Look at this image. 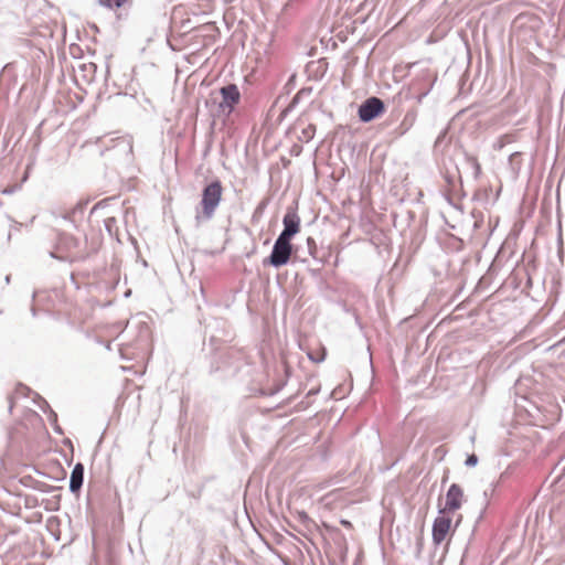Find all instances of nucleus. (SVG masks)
I'll return each mask as SVG.
<instances>
[{"label": "nucleus", "mask_w": 565, "mask_h": 565, "mask_svg": "<svg viewBox=\"0 0 565 565\" xmlns=\"http://www.w3.org/2000/svg\"><path fill=\"white\" fill-rule=\"evenodd\" d=\"M223 186L220 180H213L207 183L202 190V199L200 205L202 207V213H198L195 215V220L198 222L201 221H210L214 214L216 209L220 205L222 200Z\"/></svg>", "instance_id": "nucleus-1"}, {"label": "nucleus", "mask_w": 565, "mask_h": 565, "mask_svg": "<svg viewBox=\"0 0 565 565\" xmlns=\"http://www.w3.org/2000/svg\"><path fill=\"white\" fill-rule=\"evenodd\" d=\"M296 252L297 249L294 248L290 241L278 236L274 242L270 255L264 258L263 265L280 268L289 263L292 254H296Z\"/></svg>", "instance_id": "nucleus-2"}, {"label": "nucleus", "mask_w": 565, "mask_h": 565, "mask_svg": "<svg viewBox=\"0 0 565 565\" xmlns=\"http://www.w3.org/2000/svg\"><path fill=\"white\" fill-rule=\"evenodd\" d=\"M385 111L384 102L375 96L366 98L358 109L359 119L362 122H371Z\"/></svg>", "instance_id": "nucleus-3"}, {"label": "nucleus", "mask_w": 565, "mask_h": 565, "mask_svg": "<svg viewBox=\"0 0 565 565\" xmlns=\"http://www.w3.org/2000/svg\"><path fill=\"white\" fill-rule=\"evenodd\" d=\"M220 95L222 100L218 104V109L225 116H230L241 102V92L236 84H227L220 88Z\"/></svg>", "instance_id": "nucleus-4"}, {"label": "nucleus", "mask_w": 565, "mask_h": 565, "mask_svg": "<svg viewBox=\"0 0 565 565\" xmlns=\"http://www.w3.org/2000/svg\"><path fill=\"white\" fill-rule=\"evenodd\" d=\"M282 225H284V228L278 236L291 242V239L300 231V217L297 213L296 207L287 209V211L282 217Z\"/></svg>", "instance_id": "nucleus-5"}, {"label": "nucleus", "mask_w": 565, "mask_h": 565, "mask_svg": "<svg viewBox=\"0 0 565 565\" xmlns=\"http://www.w3.org/2000/svg\"><path fill=\"white\" fill-rule=\"evenodd\" d=\"M451 527V519L439 513L433 522L431 539L435 545L441 544L448 535Z\"/></svg>", "instance_id": "nucleus-6"}, {"label": "nucleus", "mask_w": 565, "mask_h": 565, "mask_svg": "<svg viewBox=\"0 0 565 565\" xmlns=\"http://www.w3.org/2000/svg\"><path fill=\"white\" fill-rule=\"evenodd\" d=\"M463 491L462 488L458 483H452L447 490L446 493V502L443 509L439 510V513L445 512H454L460 509L462 504Z\"/></svg>", "instance_id": "nucleus-7"}, {"label": "nucleus", "mask_w": 565, "mask_h": 565, "mask_svg": "<svg viewBox=\"0 0 565 565\" xmlns=\"http://www.w3.org/2000/svg\"><path fill=\"white\" fill-rule=\"evenodd\" d=\"M84 471H85V468H84V465L82 462H77L72 472H71V477H70V491L72 493H78L82 486H83V482H84Z\"/></svg>", "instance_id": "nucleus-8"}, {"label": "nucleus", "mask_w": 565, "mask_h": 565, "mask_svg": "<svg viewBox=\"0 0 565 565\" xmlns=\"http://www.w3.org/2000/svg\"><path fill=\"white\" fill-rule=\"evenodd\" d=\"M416 119H417V109H415V108L408 109L406 111L403 120L395 129L396 134L398 136L405 135L414 126V124L416 122Z\"/></svg>", "instance_id": "nucleus-9"}, {"label": "nucleus", "mask_w": 565, "mask_h": 565, "mask_svg": "<svg viewBox=\"0 0 565 565\" xmlns=\"http://www.w3.org/2000/svg\"><path fill=\"white\" fill-rule=\"evenodd\" d=\"M465 161L468 168L471 170L473 179H478L481 175V166L478 159L473 156L465 153Z\"/></svg>", "instance_id": "nucleus-10"}, {"label": "nucleus", "mask_w": 565, "mask_h": 565, "mask_svg": "<svg viewBox=\"0 0 565 565\" xmlns=\"http://www.w3.org/2000/svg\"><path fill=\"white\" fill-rule=\"evenodd\" d=\"M307 247H308V253L309 255L316 259V260H321L319 254H318V246H317V243L316 241L312 238V237H308L307 238Z\"/></svg>", "instance_id": "nucleus-11"}, {"label": "nucleus", "mask_w": 565, "mask_h": 565, "mask_svg": "<svg viewBox=\"0 0 565 565\" xmlns=\"http://www.w3.org/2000/svg\"><path fill=\"white\" fill-rule=\"evenodd\" d=\"M433 84H434V79H431L430 75H428V83H427V85L416 96L418 103H422L423 98H425L429 94V92H430V89L433 87Z\"/></svg>", "instance_id": "nucleus-12"}, {"label": "nucleus", "mask_w": 565, "mask_h": 565, "mask_svg": "<svg viewBox=\"0 0 565 565\" xmlns=\"http://www.w3.org/2000/svg\"><path fill=\"white\" fill-rule=\"evenodd\" d=\"M478 457L475 454H471L467 457L465 465L469 468L476 467L478 465Z\"/></svg>", "instance_id": "nucleus-13"}, {"label": "nucleus", "mask_w": 565, "mask_h": 565, "mask_svg": "<svg viewBox=\"0 0 565 565\" xmlns=\"http://www.w3.org/2000/svg\"><path fill=\"white\" fill-rule=\"evenodd\" d=\"M30 391H31V390H30L29 387L23 386V385H20V386L17 388L15 393H17L18 395L28 396V394L30 393Z\"/></svg>", "instance_id": "nucleus-14"}, {"label": "nucleus", "mask_w": 565, "mask_h": 565, "mask_svg": "<svg viewBox=\"0 0 565 565\" xmlns=\"http://www.w3.org/2000/svg\"><path fill=\"white\" fill-rule=\"evenodd\" d=\"M127 486L132 488L134 491H138V480L137 479H132V478H129L128 481H127Z\"/></svg>", "instance_id": "nucleus-15"}, {"label": "nucleus", "mask_w": 565, "mask_h": 565, "mask_svg": "<svg viewBox=\"0 0 565 565\" xmlns=\"http://www.w3.org/2000/svg\"><path fill=\"white\" fill-rule=\"evenodd\" d=\"M507 138H508L507 136L500 137L494 147L498 149H502L504 147L505 142L508 141Z\"/></svg>", "instance_id": "nucleus-16"}, {"label": "nucleus", "mask_w": 565, "mask_h": 565, "mask_svg": "<svg viewBox=\"0 0 565 565\" xmlns=\"http://www.w3.org/2000/svg\"><path fill=\"white\" fill-rule=\"evenodd\" d=\"M445 135H446V132H445V131H443V132H440V134H439V136L437 137V139H436V141H435V148H437V147L439 146V143L444 140Z\"/></svg>", "instance_id": "nucleus-17"}, {"label": "nucleus", "mask_w": 565, "mask_h": 565, "mask_svg": "<svg viewBox=\"0 0 565 565\" xmlns=\"http://www.w3.org/2000/svg\"><path fill=\"white\" fill-rule=\"evenodd\" d=\"M445 179H446V182L450 185L454 183V180H455V178L449 174L445 175Z\"/></svg>", "instance_id": "nucleus-18"}, {"label": "nucleus", "mask_w": 565, "mask_h": 565, "mask_svg": "<svg viewBox=\"0 0 565 565\" xmlns=\"http://www.w3.org/2000/svg\"><path fill=\"white\" fill-rule=\"evenodd\" d=\"M308 356L310 360H312L315 362H321L324 360V355H322L320 359H316L312 354H309Z\"/></svg>", "instance_id": "nucleus-19"}, {"label": "nucleus", "mask_w": 565, "mask_h": 565, "mask_svg": "<svg viewBox=\"0 0 565 565\" xmlns=\"http://www.w3.org/2000/svg\"><path fill=\"white\" fill-rule=\"evenodd\" d=\"M341 524H342L343 526H345V527H351V526H352L351 522H350V521H348V520H342V521H341Z\"/></svg>", "instance_id": "nucleus-20"}, {"label": "nucleus", "mask_w": 565, "mask_h": 565, "mask_svg": "<svg viewBox=\"0 0 565 565\" xmlns=\"http://www.w3.org/2000/svg\"><path fill=\"white\" fill-rule=\"evenodd\" d=\"M484 511H486V507L481 510V512H480V514H479V516H478V519H477V523H478V522H480V521L482 520V518H483V515H484Z\"/></svg>", "instance_id": "nucleus-21"}, {"label": "nucleus", "mask_w": 565, "mask_h": 565, "mask_svg": "<svg viewBox=\"0 0 565 565\" xmlns=\"http://www.w3.org/2000/svg\"><path fill=\"white\" fill-rule=\"evenodd\" d=\"M131 243H132V245L135 246V248L137 249V252L139 253V249H138V241H137L135 237H131Z\"/></svg>", "instance_id": "nucleus-22"}, {"label": "nucleus", "mask_w": 565, "mask_h": 565, "mask_svg": "<svg viewBox=\"0 0 565 565\" xmlns=\"http://www.w3.org/2000/svg\"><path fill=\"white\" fill-rule=\"evenodd\" d=\"M520 153L519 152H513L510 154L509 157V160L512 161L515 157H518Z\"/></svg>", "instance_id": "nucleus-23"}, {"label": "nucleus", "mask_w": 565, "mask_h": 565, "mask_svg": "<svg viewBox=\"0 0 565 565\" xmlns=\"http://www.w3.org/2000/svg\"><path fill=\"white\" fill-rule=\"evenodd\" d=\"M51 416L53 417L54 422H56V417L57 416H56V414L53 411H51Z\"/></svg>", "instance_id": "nucleus-24"}, {"label": "nucleus", "mask_w": 565, "mask_h": 565, "mask_svg": "<svg viewBox=\"0 0 565 565\" xmlns=\"http://www.w3.org/2000/svg\"><path fill=\"white\" fill-rule=\"evenodd\" d=\"M10 193H12V190L6 189V190L3 191V194H10Z\"/></svg>", "instance_id": "nucleus-25"}, {"label": "nucleus", "mask_w": 565, "mask_h": 565, "mask_svg": "<svg viewBox=\"0 0 565 565\" xmlns=\"http://www.w3.org/2000/svg\"><path fill=\"white\" fill-rule=\"evenodd\" d=\"M416 86H417V83L414 82L413 85H412L413 89H416Z\"/></svg>", "instance_id": "nucleus-26"}, {"label": "nucleus", "mask_w": 565, "mask_h": 565, "mask_svg": "<svg viewBox=\"0 0 565 565\" xmlns=\"http://www.w3.org/2000/svg\"><path fill=\"white\" fill-rule=\"evenodd\" d=\"M43 404L46 406V407H50L49 404L46 403V401L42 399Z\"/></svg>", "instance_id": "nucleus-27"}, {"label": "nucleus", "mask_w": 565, "mask_h": 565, "mask_svg": "<svg viewBox=\"0 0 565 565\" xmlns=\"http://www.w3.org/2000/svg\"><path fill=\"white\" fill-rule=\"evenodd\" d=\"M142 265H143V267H147V266H148V264H147V262H146L145 259H143V262H142Z\"/></svg>", "instance_id": "nucleus-28"}, {"label": "nucleus", "mask_w": 565, "mask_h": 565, "mask_svg": "<svg viewBox=\"0 0 565 565\" xmlns=\"http://www.w3.org/2000/svg\"><path fill=\"white\" fill-rule=\"evenodd\" d=\"M130 295V290H128L125 296L128 297Z\"/></svg>", "instance_id": "nucleus-29"}]
</instances>
